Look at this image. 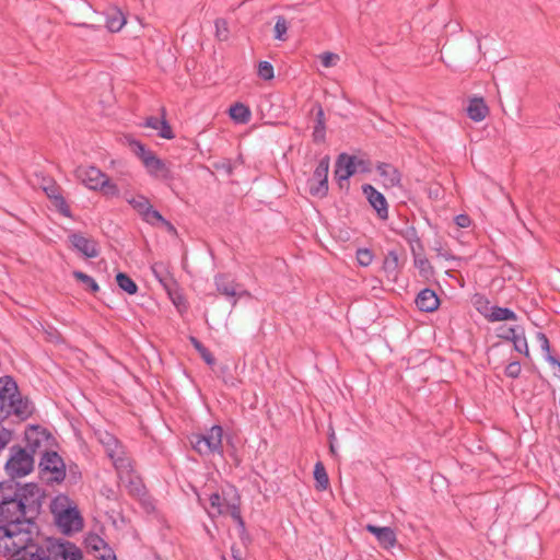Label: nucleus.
<instances>
[{"label": "nucleus", "mask_w": 560, "mask_h": 560, "mask_svg": "<svg viewBox=\"0 0 560 560\" xmlns=\"http://www.w3.org/2000/svg\"><path fill=\"white\" fill-rule=\"evenodd\" d=\"M230 117L237 124H247L252 118L248 106L243 103H235L229 109Z\"/></svg>", "instance_id": "obj_31"}, {"label": "nucleus", "mask_w": 560, "mask_h": 560, "mask_svg": "<svg viewBox=\"0 0 560 560\" xmlns=\"http://www.w3.org/2000/svg\"><path fill=\"white\" fill-rule=\"evenodd\" d=\"M44 474H49V480L60 482L66 477V467L62 458L56 452H46L39 463Z\"/></svg>", "instance_id": "obj_11"}, {"label": "nucleus", "mask_w": 560, "mask_h": 560, "mask_svg": "<svg viewBox=\"0 0 560 560\" xmlns=\"http://www.w3.org/2000/svg\"><path fill=\"white\" fill-rule=\"evenodd\" d=\"M125 200L137 210H154L150 200L141 194L125 192Z\"/></svg>", "instance_id": "obj_32"}, {"label": "nucleus", "mask_w": 560, "mask_h": 560, "mask_svg": "<svg viewBox=\"0 0 560 560\" xmlns=\"http://www.w3.org/2000/svg\"><path fill=\"white\" fill-rule=\"evenodd\" d=\"M223 429L220 425H212L203 433L192 434L190 444L194 450L202 456L218 454L223 455L222 450Z\"/></svg>", "instance_id": "obj_5"}, {"label": "nucleus", "mask_w": 560, "mask_h": 560, "mask_svg": "<svg viewBox=\"0 0 560 560\" xmlns=\"http://www.w3.org/2000/svg\"><path fill=\"white\" fill-rule=\"evenodd\" d=\"M326 135V126L325 124H322L320 121H317L314 131H313V140L315 142H322L325 140Z\"/></svg>", "instance_id": "obj_50"}, {"label": "nucleus", "mask_w": 560, "mask_h": 560, "mask_svg": "<svg viewBox=\"0 0 560 560\" xmlns=\"http://www.w3.org/2000/svg\"><path fill=\"white\" fill-rule=\"evenodd\" d=\"M34 468V458L24 448H12L10 458L5 464L7 474L11 478H22L28 475Z\"/></svg>", "instance_id": "obj_8"}, {"label": "nucleus", "mask_w": 560, "mask_h": 560, "mask_svg": "<svg viewBox=\"0 0 560 560\" xmlns=\"http://www.w3.org/2000/svg\"><path fill=\"white\" fill-rule=\"evenodd\" d=\"M9 416L14 415L20 420H25L31 417L34 412L33 404L26 399L21 397L20 393L11 399L10 404H5Z\"/></svg>", "instance_id": "obj_18"}, {"label": "nucleus", "mask_w": 560, "mask_h": 560, "mask_svg": "<svg viewBox=\"0 0 560 560\" xmlns=\"http://www.w3.org/2000/svg\"><path fill=\"white\" fill-rule=\"evenodd\" d=\"M141 218L147 223L161 228L170 233L175 234L176 230L174 225L161 215V212H140Z\"/></svg>", "instance_id": "obj_30"}, {"label": "nucleus", "mask_w": 560, "mask_h": 560, "mask_svg": "<svg viewBox=\"0 0 560 560\" xmlns=\"http://www.w3.org/2000/svg\"><path fill=\"white\" fill-rule=\"evenodd\" d=\"M94 556L101 560H116L113 549L107 544Z\"/></svg>", "instance_id": "obj_51"}, {"label": "nucleus", "mask_w": 560, "mask_h": 560, "mask_svg": "<svg viewBox=\"0 0 560 560\" xmlns=\"http://www.w3.org/2000/svg\"><path fill=\"white\" fill-rule=\"evenodd\" d=\"M12 430L5 427H0V452L11 442Z\"/></svg>", "instance_id": "obj_49"}, {"label": "nucleus", "mask_w": 560, "mask_h": 560, "mask_svg": "<svg viewBox=\"0 0 560 560\" xmlns=\"http://www.w3.org/2000/svg\"><path fill=\"white\" fill-rule=\"evenodd\" d=\"M63 213L70 217V213H71V212H69V211H66V212H63Z\"/></svg>", "instance_id": "obj_61"}, {"label": "nucleus", "mask_w": 560, "mask_h": 560, "mask_svg": "<svg viewBox=\"0 0 560 560\" xmlns=\"http://www.w3.org/2000/svg\"><path fill=\"white\" fill-rule=\"evenodd\" d=\"M504 337L513 342L516 351L526 357L529 355V349L523 329L520 327L510 328Z\"/></svg>", "instance_id": "obj_28"}, {"label": "nucleus", "mask_w": 560, "mask_h": 560, "mask_svg": "<svg viewBox=\"0 0 560 560\" xmlns=\"http://www.w3.org/2000/svg\"><path fill=\"white\" fill-rule=\"evenodd\" d=\"M129 144L151 176L160 179H170L172 177L171 170L165 162L147 149L144 144L138 140H131Z\"/></svg>", "instance_id": "obj_7"}, {"label": "nucleus", "mask_w": 560, "mask_h": 560, "mask_svg": "<svg viewBox=\"0 0 560 560\" xmlns=\"http://www.w3.org/2000/svg\"><path fill=\"white\" fill-rule=\"evenodd\" d=\"M190 341L208 365H213L215 363V359L211 352L198 339L191 337Z\"/></svg>", "instance_id": "obj_39"}, {"label": "nucleus", "mask_w": 560, "mask_h": 560, "mask_svg": "<svg viewBox=\"0 0 560 560\" xmlns=\"http://www.w3.org/2000/svg\"><path fill=\"white\" fill-rule=\"evenodd\" d=\"M289 23L282 15L276 18V24L273 27V37L277 40L285 42L288 39Z\"/></svg>", "instance_id": "obj_35"}, {"label": "nucleus", "mask_w": 560, "mask_h": 560, "mask_svg": "<svg viewBox=\"0 0 560 560\" xmlns=\"http://www.w3.org/2000/svg\"><path fill=\"white\" fill-rule=\"evenodd\" d=\"M101 442L104 444L105 446V451L108 455V457L113 460L116 456H118L119 454H122V446L119 444V442L117 441V439L115 436H113L112 434L109 433H105L102 438H101Z\"/></svg>", "instance_id": "obj_33"}, {"label": "nucleus", "mask_w": 560, "mask_h": 560, "mask_svg": "<svg viewBox=\"0 0 560 560\" xmlns=\"http://www.w3.org/2000/svg\"><path fill=\"white\" fill-rule=\"evenodd\" d=\"M206 511L211 518L229 513L241 527H244L238 509V497L233 488L223 491L222 495L217 492L212 493L209 497V506L206 508Z\"/></svg>", "instance_id": "obj_4"}, {"label": "nucleus", "mask_w": 560, "mask_h": 560, "mask_svg": "<svg viewBox=\"0 0 560 560\" xmlns=\"http://www.w3.org/2000/svg\"><path fill=\"white\" fill-rule=\"evenodd\" d=\"M168 295L177 308H180V306H185L184 298L180 294L173 292V288L171 289V294Z\"/></svg>", "instance_id": "obj_54"}, {"label": "nucleus", "mask_w": 560, "mask_h": 560, "mask_svg": "<svg viewBox=\"0 0 560 560\" xmlns=\"http://www.w3.org/2000/svg\"><path fill=\"white\" fill-rule=\"evenodd\" d=\"M415 266L420 270L422 275H428L431 270L429 260L422 255L415 254Z\"/></svg>", "instance_id": "obj_47"}, {"label": "nucleus", "mask_w": 560, "mask_h": 560, "mask_svg": "<svg viewBox=\"0 0 560 560\" xmlns=\"http://www.w3.org/2000/svg\"><path fill=\"white\" fill-rule=\"evenodd\" d=\"M106 197L113 198L119 196V189L106 175V183L98 189Z\"/></svg>", "instance_id": "obj_44"}, {"label": "nucleus", "mask_w": 560, "mask_h": 560, "mask_svg": "<svg viewBox=\"0 0 560 560\" xmlns=\"http://www.w3.org/2000/svg\"><path fill=\"white\" fill-rule=\"evenodd\" d=\"M455 223L458 228H468L471 223V220L467 214L460 213L455 217Z\"/></svg>", "instance_id": "obj_53"}, {"label": "nucleus", "mask_w": 560, "mask_h": 560, "mask_svg": "<svg viewBox=\"0 0 560 560\" xmlns=\"http://www.w3.org/2000/svg\"><path fill=\"white\" fill-rule=\"evenodd\" d=\"M142 126L156 130L158 135L163 139L171 140L175 137L170 124L164 116L161 119L154 116L148 117Z\"/></svg>", "instance_id": "obj_22"}, {"label": "nucleus", "mask_w": 560, "mask_h": 560, "mask_svg": "<svg viewBox=\"0 0 560 560\" xmlns=\"http://www.w3.org/2000/svg\"><path fill=\"white\" fill-rule=\"evenodd\" d=\"M362 192L373 210H387V201L382 192L376 190L372 185H362Z\"/></svg>", "instance_id": "obj_25"}, {"label": "nucleus", "mask_w": 560, "mask_h": 560, "mask_svg": "<svg viewBox=\"0 0 560 560\" xmlns=\"http://www.w3.org/2000/svg\"><path fill=\"white\" fill-rule=\"evenodd\" d=\"M14 495H19L26 503V506L34 505L39 502L40 489L34 483H26L19 488Z\"/></svg>", "instance_id": "obj_29"}, {"label": "nucleus", "mask_w": 560, "mask_h": 560, "mask_svg": "<svg viewBox=\"0 0 560 560\" xmlns=\"http://www.w3.org/2000/svg\"><path fill=\"white\" fill-rule=\"evenodd\" d=\"M86 547L94 552H98L106 545L105 540L96 534L89 535L85 539Z\"/></svg>", "instance_id": "obj_41"}, {"label": "nucleus", "mask_w": 560, "mask_h": 560, "mask_svg": "<svg viewBox=\"0 0 560 560\" xmlns=\"http://www.w3.org/2000/svg\"><path fill=\"white\" fill-rule=\"evenodd\" d=\"M331 439H334V433L331 434ZM329 447H330V452H331L332 454H335V452H336V446H335V444H334L332 440H330V446H329Z\"/></svg>", "instance_id": "obj_60"}, {"label": "nucleus", "mask_w": 560, "mask_h": 560, "mask_svg": "<svg viewBox=\"0 0 560 560\" xmlns=\"http://www.w3.org/2000/svg\"><path fill=\"white\" fill-rule=\"evenodd\" d=\"M34 560H82V552L71 541L49 538L44 545H38Z\"/></svg>", "instance_id": "obj_3"}, {"label": "nucleus", "mask_w": 560, "mask_h": 560, "mask_svg": "<svg viewBox=\"0 0 560 560\" xmlns=\"http://www.w3.org/2000/svg\"><path fill=\"white\" fill-rule=\"evenodd\" d=\"M317 121H320L322 124H325L324 110H323L322 106H318V110H317V114H316V122Z\"/></svg>", "instance_id": "obj_56"}, {"label": "nucleus", "mask_w": 560, "mask_h": 560, "mask_svg": "<svg viewBox=\"0 0 560 560\" xmlns=\"http://www.w3.org/2000/svg\"><path fill=\"white\" fill-rule=\"evenodd\" d=\"M215 26V37L221 40H228L230 31L228 26V22L224 19H217L214 22Z\"/></svg>", "instance_id": "obj_40"}, {"label": "nucleus", "mask_w": 560, "mask_h": 560, "mask_svg": "<svg viewBox=\"0 0 560 560\" xmlns=\"http://www.w3.org/2000/svg\"><path fill=\"white\" fill-rule=\"evenodd\" d=\"M522 371L521 364L517 361L510 362L505 368V375L511 378H516L520 376Z\"/></svg>", "instance_id": "obj_48"}, {"label": "nucleus", "mask_w": 560, "mask_h": 560, "mask_svg": "<svg viewBox=\"0 0 560 560\" xmlns=\"http://www.w3.org/2000/svg\"><path fill=\"white\" fill-rule=\"evenodd\" d=\"M440 301L434 291L430 289L422 290L416 299V305L420 311L433 312L439 307Z\"/></svg>", "instance_id": "obj_24"}, {"label": "nucleus", "mask_w": 560, "mask_h": 560, "mask_svg": "<svg viewBox=\"0 0 560 560\" xmlns=\"http://www.w3.org/2000/svg\"><path fill=\"white\" fill-rule=\"evenodd\" d=\"M258 77L262 80H271L275 77L273 66L269 61H260L258 63Z\"/></svg>", "instance_id": "obj_43"}, {"label": "nucleus", "mask_w": 560, "mask_h": 560, "mask_svg": "<svg viewBox=\"0 0 560 560\" xmlns=\"http://www.w3.org/2000/svg\"><path fill=\"white\" fill-rule=\"evenodd\" d=\"M49 434L39 425H30L25 431V441L32 453L37 452L48 444Z\"/></svg>", "instance_id": "obj_16"}, {"label": "nucleus", "mask_w": 560, "mask_h": 560, "mask_svg": "<svg viewBox=\"0 0 560 560\" xmlns=\"http://www.w3.org/2000/svg\"><path fill=\"white\" fill-rule=\"evenodd\" d=\"M214 283L218 292L225 295L228 299H233V305L236 304L235 298L242 293L237 291V284L228 275H218L214 277Z\"/></svg>", "instance_id": "obj_20"}, {"label": "nucleus", "mask_w": 560, "mask_h": 560, "mask_svg": "<svg viewBox=\"0 0 560 560\" xmlns=\"http://www.w3.org/2000/svg\"><path fill=\"white\" fill-rule=\"evenodd\" d=\"M19 394L15 381L10 376L0 378V404H10L11 399Z\"/></svg>", "instance_id": "obj_27"}, {"label": "nucleus", "mask_w": 560, "mask_h": 560, "mask_svg": "<svg viewBox=\"0 0 560 560\" xmlns=\"http://www.w3.org/2000/svg\"><path fill=\"white\" fill-rule=\"evenodd\" d=\"M319 59L325 68H330L337 65V62L340 60V57L337 54L326 51L319 55Z\"/></svg>", "instance_id": "obj_45"}, {"label": "nucleus", "mask_w": 560, "mask_h": 560, "mask_svg": "<svg viewBox=\"0 0 560 560\" xmlns=\"http://www.w3.org/2000/svg\"><path fill=\"white\" fill-rule=\"evenodd\" d=\"M357 260L360 266L368 267L372 264L373 254L366 248H360L357 252Z\"/></svg>", "instance_id": "obj_46"}, {"label": "nucleus", "mask_w": 560, "mask_h": 560, "mask_svg": "<svg viewBox=\"0 0 560 560\" xmlns=\"http://www.w3.org/2000/svg\"><path fill=\"white\" fill-rule=\"evenodd\" d=\"M72 247L86 258H95L98 256V247L94 240L85 237L80 233L69 235Z\"/></svg>", "instance_id": "obj_14"}, {"label": "nucleus", "mask_w": 560, "mask_h": 560, "mask_svg": "<svg viewBox=\"0 0 560 560\" xmlns=\"http://www.w3.org/2000/svg\"><path fill=\"white\" fill-rule=\"evenodd\" d=\"M489 318L493 322L512 320L516 316L513 311L506 307H492Z\"/></svg>", "instance_id": "obj_37"}, {"label": "nucleus", "mask_w": 560, "mask_h": 560, "mask_svg": "<svg viewBox=\"0 0 560 560\" xmlns=\"http://www.w3.org/2000/svg\"><path fill=\"white\" fill-rule=\"evenodd\" d=\"M489 114V108L487 104L485 103L483 98L481 97H475L469 101L468 107H467V115L468 117L474 121H481L483 120L487 115Z\"/></svg>", "instance_id": "obj_26"}, {"label": "nucleus", "mask_w": 560, "mask_h": 560, "mask_svg": "<svg viewBox=\"0 0 560 560\" xmlns=\"http://www.w3.org/2000/svg\"><path fill=\"white\" fill-rule=\"evenodd\" d=\"M113 464L118 472L120 483L130 487L131 491L140 493L142 485L133 474L131 459L126 455L125 451L113 459Z\"/></svg>", "instance_id": "obj_9"}, {"label": "nucleus", "mask_w": 560, "mask_h": 560, "mask_svg": "<svg viewBox=\"0 0 560 560\" xmlns=\"http://www.w3.org/2000/svg\"><path fill=\"white\" fill-rule=\"evenodd\" d=\"M126 20L121 12H116L113 16L106 19V27L110 32H119L125 25Z\"/></svg>", "instance_id": "obj_38"}, {"label": "nucleus", "mask_w": 560, "mask_h": 560, "mask_svg": "<svg viewBox=\"0 0 560 560\" xmlns=\"http://www.w3.org/2000/svg\"><path fill=\"white\" fill-rule=\"evenodd\" d=\"M151 271L160 284L171 294V289L174 287L175 281L170 272L168 266L163 261L152 264Z\"/></svg>", "instance_id": "obj_21"}, {"label": "nucleus", "mask_w": 560, "mask_h": 560, "mask_svg": "<svg viewBox=\"0 0 560 560\" xmlns=\"http://www.w3.org/2000/svg\"><path fill=\"white\" fill-rule=\"evenodd\" d=\"M314 478L316 481V489L319 491H324L329 486L328 475L323 463L317 462L314 467Z\"/></svg>", "instance_id": "obj_34"}, {"label": "nucleus", "mask_w": 560, "mask_h": 560, "mask_svg": "<svg viewBox=\"0 0 560 560\" xmlns=\"http://www.w3.org/2000/svg\"><path fill=\"white\" fill-rule=\"evenodd\" d=\"M232 557L234 560H243L242 557H241V553L238 550H236L235 548H232Z\"/></svg>", "instance_id": "obj_58"}, {"label": "nucleus", "mask_w": 560, "mask_h": 560, "mask_svg": "<svg viewBox=\"0 0 560 560\" xmlns=\"http://www.w3.org/2000/svg\"><path fill=\"white\" fill-rule=\"evenodd\" d=\"M78 26L80 27H85V28H90V30H93V31H100L101 28L94 24H86V23H79L77 24Z\"/></svg>", "instance_id": "obj_57"}, {"label": "nucleus", "mask_w": 560, "mask_h": 560, "mask_svg": "<svg viewBox=\"0 0 560 560\" xmlns=\"http://www.w3.org/2000/svg\"><path fill=\"white\" fill-rule=\"evenodd\" d=\"M215 168L219 171H223L229 176L233 174V165L230 161H224L220 164H217Z\"/></svg>", "instance_id": "obj_55"}, {"label": "nucleus", "mask_w": 560, "mask_h": 560, "mask_svg": "<svg viewBox=\"0 0 560 560\" xmlns=\"http://www.w3.org/2000/svg\"><path fill=\"white\" fill-rule=\"evenodd\" d=\"M535 337L544 352L545 360L555 369L553 375L560 380V361L551 354L547 336L541 331H537Z\"/></svg>", "instance_id": "obj_23"}, {"label": "nucleus", "mask_w": 560, "mask_h": 560, "mask_svg": "<svg viewBox=\"0 0 560 560\" xmlns=\"http://www.w3.org/2000/svg\"><path fill=\"white\" fill-rule=\"evenodd\" d=\"M329 162V156H324L317 164L312 177L308 178L307 187L312 196H326L328 191Z\"/></svg>", "instance_id": "obj_10"}, {"label": "nucleus", "mask_w": 560, "mask_h": 560, "mask_svg": "<svg viewBox=\"0 0 560 560\" xmlns=\"http://www.w3.org/2000/svg\"><path fill=\"white\" fill-rule=\"evenodd\" d=\"M77 179L91 190H98L106 183V174L92 165H81L75 168Z\"/></svg>", "instance_id": "obj_12"}, {"label": "nucleus", "mask_w": 560, "mask_h": 560, "mask_svg": "<svg viewBox=\"0 0 560 560\" xmlns=\"http://www.w3.org/2000/svg\"><path fill=\"white\" fill-rule=\"evenodd\" d=\"M354 170L355 173H369L371 171L370 162L354 155Z\"/></svg>", "instance_id": "obj_52"}, {"label": "nucleus", "mask_w": 560, "mask_h": 560, "mask_svg": "<svg viewBox=\"0 0 560 560\" xmlns=\"http://www.w3.org/2000/svg\"><path fill=\"white\" fill-rule=\"evenodd\" d=\"M25 510L26 503L19 495L3 497L0 501V524L31 527Z\"/></svg>", "instance_id": "obj_6"}, {"label": "nucleus", "mask_w": 560, "mask_h": 560, "mask_svg": "<svg viewBox=\"0 0 560 560\" xmlns=\"http://www.w3.org/2000/svg\"><path fill=\"white\" fill-rule=\"evenodd\" d=\"M365 529L375 536L378 544L383 548L390 549V548L395 547V545L397 542V538H396V534H395L394 529H392L390 527H387V526L378 527V526H375L372 524H368L365 526Z\"/></svg>", "instance_id": "obj_19"}, {"label": "nucleus", "mask_w": 560, "mask_h": 560, "mask_svg": "<svg viewBox=\"0 0 560 560\" xmlns=\"http://www.w3.org/2000/svg\"><path fill=\"white\" fill-rule=\"evenodd\" d=\"M40 187L56 210H69L60 186L51 178H43Z\"/></svg>", "instance_id": "obj_13"}, {"label": "nucleus", "mask_w": 560, "mask_h": 560, "mask_svg": "<svg viewBox=\"0 0 560 560\" xmlns=\"http://www.w3.org/2000/svg\"><path fill=\"white\" fill-rule=\"evenodd\" d=\"M380 219L382 220H386L388 218V212L387 211H384V212H377Z\"/></svg>", "instance_id": "obj_59"}, {"label": "nucleus", "mask_w": 560, "mask_h": 560, "mask_svg": "<svg viewBox=\"0 0 560 560\" xmlns=\"http://www.w3.org/2000/svg\"><path fill=\"white\" fill-rule=\"evenodd\" d=\"M73 277L77 280H79L80 282H82L83 284H85L92 292H97L98 291V289H100L98 284L89 275H86V273H84L82 271H74L73 272Z\"/></svg>", "instance_id": "obj_42"}, {"label": "nucleus", "mask_w": 560, "mask_h": 560, "mask_svg": "<svg viewBox=\"0 0 560 560\" xmlns=\"http://www.w3.org/2000/svg\"><path fill=\"white\" fill-rule=\"evenodd\" d=\"M55 523L63 535H72L83 529L84 521L78 505L66 494H58L50 503Z\"/></svg>", "instance_id": "obj_2"}, {"label": "nucleus", "mask_w": 560, "mask_h": 560, "mask_svg": "<svg viewBox=\"0 0 560 560\" xmlns=\"http://www.w3.org/2000/svg\"><path fill=\"white\" fill-rule=\"evenodd\" d=\"M38 544L31 527L0 524V556L12 560H34Z\"/></svg>", "instance_id": "obj_1"}, {"label": "nucleus", "mask_w": 560, "mask_h": 560, "mask_svg": "<svg viewBox=\"0 0 560 560\" xmlns=\"http://www.w3.org/2000/svg\"><path fill=\"white\" fill-rule=\"evenodd\" d=\"M116 281L118 287L128 294L132 295L137 293L138 285L128 275L118 272L116 276Z\"/></svg>", "instance_id": "obj_36"}, {"label": "nucleus", "mask_w": 560, "mask_h": 560, "mask_svg": "<svg viewBox=\"0 0 560 560\" xmlns=\"http://www.w3.org/2000/svg\"><path fill=\"white\" fill-rule=\"evenodd\" d=\"M376 172L385 188H395L401 186V174L396 166L389 163L380 162L376 165Z\"/></svg>", "instance_id": "obj_15"}, {"label": "nucleus", "mask_w": 560, "mask_h": 560, "mask_svg": "<svg viewBox=\"0 0 560 560\" xmlns=\"http://www.w3.org/2000/svg\"><path fill=\"white\" fill-rule=\"evenodd\" d=\"M354 174V155L339 154L335 164L336 179L341 184V182H347Z\"/></svg>", "instance_id": "obj_17"}]
</instances>
